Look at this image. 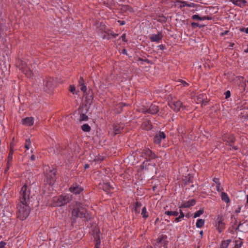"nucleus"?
Segmentation results:
<instances>
[{
  "instance_id": "nucleus-1",
  "label": "nucleus",
  "mask_w": 248,
  "mask_h": 248,
  "mask_svg": "<svg viewBox=\"0 0 248 248\" xmlns=\"http://www.w3.org/2000/svg\"><path fill=\"white\" fill-rule=\"evenodd\" d=\"M31 189L27 185H24L20 191V202L17 206V217L20 220H25L29 216L31 208L29 206L31 199Z\"/></svg>"
},
{
  "instance_id": "nucleus-2",
  "label": "nucleus",
  "mask_w": 248,
  "mask_h": 248,
  "mask_svg": "<svg viewBox=\"0 0 248 248\" xmlns=\"http://www.w3.org/2000/svg\"><path fill=\"white\" fill-rule=\"evenodd\" d=\"M73 223H75L78 217L83 218L84 221H88L91 218V216L87 211L82 207L80 202H76L71 212Z\"/></svg>"
},
{
  "instance_id": "nucleus-3",
  "label": "nucleus",
  "mask_w": 248,
  "mask_h": 248,
  "mask_svg": "<svg viewBox=\"0 0 248 248\" xmlns=\"http://www.w3.org/2000/svg\"><path fill=\"white\" fill-rule=\"evenodd\" d=\"M47 179V182L49 185H52L56 177V170L54 168L51 169L49 167H45L44 169Z\"/></svg>"
},
{
  "instance_id": "nucleus-4",
  "label": "nucleus",
  "mask_w": 248,
  "mask_h": 248,
  "mask_svg": "<svg viewBox=\"0 0 248 248\" xmlns=\"http://www.w3.org/2000/svg\"><path fill=\"white\" fill-rule=\"evenodd\" d=\"M222 140L224 142H226V144L230 146L231 149L237 150L238 148L236 146H234L233 144L235 141V138L232 134H224L222 136Z\"/></svg>"
},
{
  "instance_id": "nucleus-5",
  "label": "nucleus",
  "mask_w": 248,
  "mask_h": 248,
  "mask_svg": "<svg viewBox=\"0 0 248 248\" xmlns=\"http://www.w3.org/2000/svg\"><path fill=\"white\" fill-rule=\"evenodd\" d=\"M72 200V196L70 194H66L61 195L54 200H57L56 206H63Z\"/></svg>"
},
{
  "instance_id": "nucleus-6",
  "label": "nucleus",
  "mask_w": 248,
  "mask_h": 248,
  "mask_svg": "<svg viewBox=\"0 0 248 248\" xmlns=\"http://www.w3.org/2000/svg\"><path fill=\"white\" fill-rule=\"evenodd\" d=\"M19 68L28 78H31L33 77V74L32 72L28 67V65L25 62L22 61H20Z\"/></svg>"
},
{
  "instance_id": "nucleus-7",
  "label": "nucleus",
  "mask_w": 248,
  "mask_h": 248,
  "mask_svg": "<svg viewBox=\"0 0 248 248\" xmlns=\"http://www.w3.org/2000/svg\"><path fill=\"white\" fill-rule=\"evenodd\" d=\"M169 105L175 112L180 111L181 108L183 107L182 101L176 99H172L170 101Z\"/></svg>"
},
{
  "instance_id": "nucleus-8",
  "label": "nucleus",
  "mask_w": 248,
  "mask_h": 248,
  "mask_svg": "<svg viewBox=\"0 0 248 248\" xmlns=\"http://www.w3.org/2000/svg\"><path fill=\"white\" fill-rule=\"evenodd\" d=\"M166 138L165 133L163 131L156 133L154 138V142L159 146H161V143L165 141Z\"/></svg>"
},
{
  "instance_id": "nucleus-9",
  "label": "nucleus",
  "mask_w": 248,
  "mask_h": 248,
  "mask_svg": "<svg viewBox=\"0 0 248 248\" xmlns=\"http://www.w3.org/2000/svg\"><path fill=\"white\" fill-rule=\"evenodd\" d=\"M224 218L220 215H218L216 221V226L217 231L220 233L225 229V224L224 222Z\"/></svg>"
},
{
  "instance_id": "nucleus-10",
  "label": "nucleus",
  "mask_w": 248,
  "mask_h": 248,
  "mask_svg": "<svg viewBox=\"0 0 248 248\" xmlns=\"http://www.w3.org/2000/svg\"><path fill=\"white\" fill-rule=\"evenodd\" d=\"M46 91H51L55 86V82L52 78H48L44 81Z\"/></svg>"
},
{
  "instance_id": "nucleus-11",
  "label": "nucleus",
  "mask_w": 248,
  "mask_h": 248,
  "mask_svg": "<svg viewBox=\"0 0 248 248\" xmlns=\"http://www.w3.org/2000/svg\"><path fill=\"white\" fill-rule=\"evenodd\" d=\"M142 156L145 157L146 160H151L156 157L155 155L149 149H145L142 151Z\"/></svg>"
},
{
  "instance_id": "nucleus-12",
  "label": "nucleus",
  "mask_w": 248,
  "mask_h": 248,
  "mask_svg": "<svg viewBox=\"0 0 248 248\" xmlns=\"http://www.w3.org/2000/svg\"><path fill=\"white\" fill-rule=\"evenodd\" d=\"M67 150L71 153H77L79 151V147L76 141L72 140L68 144Z\"/></svg>"
},
{
  "instance_id": "nucleus-13",
  "label": "nucleus",
  "mask_w": 248,
  "mask_h": 248,
  "mask_svg": "<svg viewBox=\"0 0 248 248\" xmlns=\"http://www.w3.org/2000/svg\"><path fill=\"white\" fill-rule=\"evenodd\" d=\"M159 111V107L158 106L154 104H152L148 108H144L142 112L144 113H150L152 114H155L157 113Z\"/></svg>"
},
{
  "instance_id": "nucleus-14",
  "label": "nucleus",
  "mask_w": 248,
  "mask_h": 248,
  "mask_svg": "<svg viewBox=\"0 0 248 248\" xmlns=\"http://www.w3.org/2000/svg\"><path fill=\"white\" fill-rule=\"evenodd\" d=\"M163 37V34L161 31L158 32L157 34H153L149 39L151 42L159 43Z\"/></svg>"
},
{
  "instance_id": "nucleus-15",
  "label": "nucleus",
  "mask_w": 248,
  "mask_h": 248,
  "mask_svg": "<svg viewBox=\"0 0 248 248\" xmlns=\"http://www.w3.org/2000/svg\"><path fill=\"white\" fill-rule=\"evenodd\" d=\"M83 190V187L77 184H74L69 187V191L76 195L80 194Z\"/></svg>"
},
{
  "instance_id": "nucleus-16",
  "label": "nucleus",
  "mask_w": 248,
  "mask_h": 248,
  "mask_svg": "<svg viewBox=\"0 0 248 248\" xmlns=\"http://www.w3.org/2000/svg\"><path fill=\"white\" fill-rule=\"evenodd\" d=\"M100 186L102 189L108 194L110 193L112 190L113 189V187L108 183L100 184Z\"/></svg>"
},
{
  "instance_id": "nucleus-17",
  "label": "nucleus",
  "mask_w": 248,
  "mask_h": 248,
  "mask_svg": "<svg viewBox=\"0 0 248 248\" xmlns=\"http://www.w3.org/2000/svg\"><path fill=\"white\" fill-rule=\"evenodd\" d=\"M124 129V126L123 125L120 124H118L116 125H115L113 126V135L114 136L116 135L117 134H119L121 133L122 131V130Z\"/></svg>"
},
{
  "instance_id": "nucleus-18",
  "label": "nucleus",
  "mask_w": 248,
  "mask_h": 248,
  "mask_svg": "<svg viewBox=\"0 0 248 248\" xmlns=\"http://www.w3.org/2000/svg\"><path fill=\"white\" fill-rule=\"evenodd\" d=\"M22 123L26 126H31L34 123V118L32 117H26L22 120Z\"/></svg>"
},
{
  "instance_id": "nucleus-19",
  "label": "nucleus",
  "mask_w": 248,
  "mask_h": 248,
  "mask_svg": "<svg viewBox=\"0 0 248 248\" xmlns=\"http://www.w3.org/2000/svg\"><path fill=\"white\" fill-rule=\"evenodd\" d=\"M196 201L194 199H192L191 200H189L187 202H183L180 208H188L190 206H193L195 204Z\"/></svg>"
},
{
  "instance_id": "nucleus-20",
  "label": "nucleus",
  "mask_w": 248,
  "mask_h": 248,
  "mask_svg": "<svg viewBox=\"0 0 248 248\" xmlns=\"http://www.w3.org/2000/svg\"><path fill=\"white\" fill-rule=\"evenodd\" d=\"M233 4L240 7H243L246 5L247 3L246 0H229Z\"/></svg>"
},
{
  "instance_id": "nucleus-21",
  "label": "nucleus",
  "mask_w": 248,
  "mask_h": 248,
  "mask_svg": "<svg viewBox=\"0 0 248 248\" xmlns=\"http://www.w3.org/2000/svg\"><path fill=\"white\" fill-rule=\"evenodd\" d=\"M220 196L221 200L224 202H226V203H228L230 202V199L226 193L224 192H221Z\"/></svg>"
},
{
  "instance_id": "nucleus-22",
  "label": "nucleus",
  "mask_w": 248,
  "mask_h": 248,
  "mask_svg": "<svg viewBox=\"0 0 248 248\" xmlns=\"http://www.w3.org/2000/svg\"><path fill=\"white\" fill-rule=\"evenodd\" d=\"M160 237H163L161 242H160V246L164 247L165 248H167V246L168 245V242L167 240V237L165 235H161Z\"/></svg>"
},
{
  "instance_id": "nucleus-23",
  "label": "nucleus",
  "mask_w": 248,
  "mask_h": 248,
  "mask_svg": "<svg viewBox=\"0 0 248 248\" xmlns=\"http://www.w3.org/2000/svg\"><path fill=\"white\" fill-rule=\"evenodd\" d=\"M162 238H163V237H160V236H159L157 239L154 240V245L155 246V248H156V247H158L159 248H161V246H160V242H161V241L162 240Z\"/></svg>"
},
{
  "instance_id": "nucleus-24",
  "label": "nucleus",
  "mask_w": 248,
  "mask_h": 248,
  "mask_svg": "<svg viewBox=\"0 0 248 248\" xmlns=\"http://www.w3.org/2000/svg\"><path fill=\"white\" fill-rule=\"evenodd\" d=\"M141 203L139 202H136L134 206V212L136 214H139L140 212V208L141 206Z\"/></svg>"
},
{
  "instance_id": "nucleus-25",
  "label": "nucleus",
  "mask_w": 248,
  "mask_h": 248,
  "mask_svg": "<svg viewBox=\"0 0 248 248\" xmlns=\"http://www.w3.org/2000/svg\"><path fill=\"white\" fill-rule=\"evenodd\" d=\"M179 213V216L178 217H176L174 219V221L175 222H179L181 221L182 219L183 218L185 217V215L181 210H180Z\"/></svg>"
},
{
  "instance_id": "nucleus-26",
  "label": "nucleus",
  "mask_w": 248,
  "mask_h": 248,
  "mask_svg": "<svg viewBox=\"0 0 248 248\" xmlns=\"http://www.w3.org/2000/svg\"><path fill=\"white\" fill-rule=\"evenodd\" d=\"M165 214L167 216H177L179 213L177 211H166L165 212Z\"/></svg>"
},
{
  "instance_id": "nucleus-27",
  "label": "nucleus",
  "mask_w": 248,
  "mask_h": 248,
  "mask_svg": "<svg viewBox=\"0 0 248 248\" xmlns=\"http://www.w3.org/2000/svg\"><path fill=\"white\" fill-rule=\"evenodd\" d=\"M204 224V220L202 219H199L196 223V226L197 228H201Z\"/></svg>"
},
{
  "instance_id": "nucleus-28",
  "label": "nucleus",
  "mask_w": 248,
  "mask_h": 248,
  "mask_svg": "<svg viewBox=\"0 0 248 248\" xmlns=\"http://www.w3.org/2000/svg\"><path fill=\"white\" fill-rule=\"evenodd\" d=\"M141 214L142 216V217L144 218H147L148 217V214L145 206L142 208Z\"/></svg>"
},
{
  "instance_id": "nucleus-29",
  "label": "nucleus",
  "mask_w": 248,
  "mask_h": 248,
  "mask_svg": "<svg viewBox=\"0 0 248 248\" xmlns=\"http://www.w3.org/2000/svg\"><path fill=\"white\" fill-rule=\"evenodd\" d=\"M13 153H14V151L11 149L9 151V154H8L7 162L11 163L12 159H13Z\"/></svg>"
},
{
  "instance_id": "nucleus-30",
  "label": "nucleus",
  "mask_w": 248,
  "mask_h": 248,
  "mask_svg": "<svg viewBox=\"0 0 248 248\" xmlns=\"http://www.w3.org/2000/svg\"><path fill=\"white\" fill-rule=\"evenodd\" d=\"M243 244V241L241 239L236 240L235 241V246L234 248H241Z\"/></svg>"
},
{
  "instance_id": "nucleus-31",
  "label": "nucleus",
  "mask_w": 248,
  "mask_h": 248,
  "mask_svg": "<svg viewBox=\"0 0 248 248\" xmlns=\"http://www.w3.org/2000/svg\"><path fill=\"white\" fill-rule=\"evenodd\" d=\"M144 128L147 130H150L152 128V125L150 121H148L146 123H145Z\"/></svg>"
},
{
  "instance_id": "nucleus-32",
  "label": "nucleus",
  "mask_w": 248,
  "mask_h": 248,
  "mask_svg": "<svg viewBox=\"0 0 248 248\" xmlns=\"http://www.w3.org/2000/svg\"><path fill=\"white\" fill-rule=\"evenodd\" d=\"M81 128L85 132H89L91 130V127L88 124H84L81 126Z\"/></svg>"
},
{
  "instance_id": "nucleus-33",
  "label": "nucleus",
  "mask_w": 248,
  "mask_h": 248,
  "mask_svg": "<svg viewBox=\"0 0 248 248\" xmlns=\"http://www.w3.org/2000/svg\"><path fill=\"white\" fill-rule=\"evenodd\" d=\"M175 2L176 3H180L182 4L181 5H180V8L186 6V5L187 4V3H188L187 2H186V1L182 0H176Z\"/></svg>"
},
{
  "instance_id": "nucleus-34",
  "label": "nucleus",
  "mask_w": 248,
  "mask_h": 248,
  "mask_svg": "<svg viewBox=\"0 0 248 248\" xmlns=\"http://www.w3.org/2000/svg\"><path fill=\"white\" fill-rule=\"evenodd\" d=\"M230 242V240H229L223 241L221 245V248H227Z\"/></svg>"
},
{
  "instance_id": "nucleus-35",
  "label": "nucleus",
  "mask_w": 248,
  "mask_h": 248,
  "mask_svg": "<svg viewBox=\"0 0 248 248\" xmlns=\"http://www.w3.org/2000/svg\"><path fill=\"white\" fill-rule=\"evenodd\" d=\"M203 213V210H198V211H197L196 212H195L194 214V216H193V217L194 218H196V217H200L202 214Z\"/></svg>"
},
{
  "instance_id": "nucleus-36",
  "label": "nucleus",
  "mask_w": 248,
  "mask_h": 248,
  "mask_svg": "<svg viewBox=\"0 0 248 248\" xmlns=\"http://www.w3.org/2000/svg\"><path fill=\"white\" fill-rule=\"evenodd\" d=\"M31 146V142L30 141V140L27 139L26 140V143L25 145V147L27 149L29 150Z\"/></svg>"
},
{
  "instance_id": "nucleus-37",
  "label": "nucleus",
  "mask_w": 248,
  "mask_h": 248,
  "mask_svg": "<svg viewBox=\"0 0 248 248\" xmlns=\"http://www.w3.org/2000/svg\"><path fill=\"white\" fill-rule=\"evenodd\" d=\"M216 190L218 192H223L222 191L224 190L223 188L221 186V184L217 183V185H216Z\"/></svg>"
},
{
  "instance_id": "nucleus-38",
  "label": "nucleus",
  "mask_w": 248,
  "mask_h": 248,
  "mask_svg": "<svg viewBox=\"0 0 248 248\" xmlns=\"http://www.w3.org/2000/svg\"><path fill=\"white\" fill-rule=\"evenodd\" d=\"M149 161V160L147 159L143 162L141 166V167L142 168V169H145L146 167L149 165V163H148Z\"/></svg>"
},
{
  "instance_id": "nucleus-39",
  "label": "nucleus",
  "mask_w": 248,
  "mask_h": 248,
  "mask_svg": "<svg viewBox=\"0 0 248 248\" xmlns=\"http://www.w3.org/2000/svg\"><path fill=\"white\" fill-rule=\"evenodd\" d=\"M80 121H87L88 120V116L84 114H81L80 115Z\"/></svg>"
},
{
  "instance_id": "nucleus-40",
  "label": "nucleus",
  "mask_w": 248,
  "mask_h": 248,
  "mask_svg": "<svg viewBox=\"0 0 248 248\" xmlns=\"http://www.w3.org/2000/svg\"><path fill=\"white\" fill-rule=\"evenodd\" d=\"M192 19L193 20H201V16L198 15H194L192 16Z\"/></svg>"
},
{
  "instance_id": "nucleus-41",
  "label": "nucleus",
  "mask_w": 248,
  "mask_h": 248,
  "mask_svg": "<svg viewBox=\"0 0 248 248\" xmlns=\"http://www.w3.org/2000/svg\"><path fill=\"white\" fill-rule=\"evenodd\" d=\"M191 26L192 28L193 29H195L197 27H201V26L199 25V24L198 23H195V22L191 23Z\"/></svg>"
},
{
  "instance_id": "nucleus-42",
  "label": "nucleus",
  "mask_w": 248,
  "mask_h": 248,
  "mask_svg": "<svg viewBox=\"0 0 248 248\" xmlns=\"http://www.w3.org/2000/svg\"><path fill=\"white\" fill-rule=\"evenodd\" d=\"M224 94L225 95V98L228 99L231 96V92L230 91H227Z\"/></svg>"
},
{
  "instance_id": "nucleus-43",
  "label": "nucleus",
  "mask_w": 248,
  "mask_h": 248,
  "mask_svg": "<svg viewBox=\"0 0 248 248\" xmlns=\"http://www.w3.org/2000/svg\"><path fill=\"white\" fill-rule=\"evenodd\" d=\"M11 165V163L7 162V166L5 168V170H4L5 173H6L7 172V171L9 170Z\"/></svg>"
},
{
  "instance_id": "nucleus-44",
  "label": "nucleus",
  "mask_w": 248,
  "mask_h": 248,
  "mask_svg": "<svg viewBox=\"0 0 248 248\" xmlns=\"http://www.w3.org/2000/svg\"><path fill=\"white\" fill-rule=\"evenodd\" d=\"M211 17L208 16H203L202 17H201V20H210Z\"/></svg>"
},
{
  "instance_id": "nucleus-45",
  "label": "nucleus",
  "mask_w": 248,
  "mask_h": 248,
  "mask_svg": "<svg viewBox=\"0 0 248 248\" xmlns=\"http://www.w3.org/2000/svg\"><path fill=\"white\" fill-rule=\"evenodd\" d=\"M240 31L241 32H245L248 34V27L247 28H240Z\"/></svg>"
},
{
  "instance_id": "nucleus-46",
  "label": "nucleus",
  "mask_w": 248,
  "mask_h": 248,
  "mask_svg": "<svg viewBox=\"0 0 248 248\" xmlns=\"http://www.w3.org/2000/svg\"><path fill=\"white\" fill-rule=\"evenodd\" d=\"M81 87L80 88L81 91H82L83 92L85 93L87 90L86 86L85 85H84V84L81 85Z\"/></svg>"
},
{
  "instance_id": "nucleus-47",
  "label": "nucleus",
  "mask_w": 248,
  "mask_h": 248,
  "mask_svg": "<svg viewBox=\"0 0 248 248\" xmlns=\"http://www.w3.org/2000/svg\"><path fill=\"white\" fill-rule=\"evenodd\" d=\"M6 243L3 241L0 242V248H5Z\"/></svg>"
},
{
  "instance_id": "nucleus-48",
  "label": "nucleus",
  "mask_w": 248,
  "mask_h": 248,
  "mask_svg": "<svg viewBox=\"0 0 248 248\" xmlns=\"http://www.w3.org/2000/svg\"><path fill=\"white\" fill-rule=\"evenodd\" d=\"M76 89H75V87L74 86H70V91L73 94L75 93V91Z\"/></svg>"
},
{
  "instance_id": "nucleus-49",
  "label": "nucleus",
  "mask_w": 248,
  "mask_h": 248,
  "mask_svg": "<svg viewBox=\"0 0 248 248\" xmlns=\"http://www.w3.org/2000/svg\"><path fill=\"white\" fill-rule=\"evenodd\" d=\"M84 82V81L83 78L82 77H80L78 80L79 84L80 85H83Z\"/></svg>"
},
{
  "instance_id": "nucleus-50",
  "label": "nucleus",
  "mask_w": 248,
  "mask_h": 248,
  "mask_svg": "<svg viewBox=\"0 0 248 248\" xmlns=\"http://www.w3.org/2000/svg\"><path fill=\"white\" fill-rule=\"evenodd\" d=\"M157 47H158L161 50H164L166 49V46L164 45H160L157 46Z\"/></svg>"
},
{
  "instance_id": "nucleus-51",
  "label": "nucleus",
  "mask_w": 248,
  "mask_h": 248,
  "mask_svg": "<svg viewBox=\"0 0 248 248\" xmlns=\"http://www.w3.org/2000/svg\"><path fill=\"white\" fill-rule=\"evenodd\" d=\"M195 6V4L192 2L187 3V4L186 5V6L188 7H193Z\"/></svg>"
},
{
  "instance_id": "nucleus-52",
  "label": "nucleus",
  "mask_w": 248,
  "mask_h": 248,
  "mask_svg": "<svg viewBox=\"0 0 248 248\" xmlns=\"http://www.w3.org/2000/svg\"><path fill=\"white\" fill-rule=\"evenodd\" d=\"M121 38H122V39L123 41L124 42H126L127 41V40L126 39V35H125V34H123L122 36H121Z\"/></svg>"
},
{
  "instance_id": "nucleus-53",
  "label": "nucleus",
  "mask_w": 248,
  "mask_h": 248,
  "mask_svg": "<svg viewBox=\"0 0 248 248\" xmlns=\"http://www.w3.org/2000/svg\"><path fill=\"white\" fill-rule=\"evenodd\" d=\"M180 81L183 84V85L184 87H186L188 85L187 83H186V81H183L182 80H181Z\"/></svg>"
},
{
  "instance_id": "nucleus-54",
  "label": "nucleus",
  "mask_w": 248,
  "mask_h": 248,
  "mask_svg": "<svg viewBox=\"0 0 248 248\" xmlns=\"http://www.w3.org/2000/svg\"><path fill=\"white\" fill-rule=\"evenodd\" d=\"M100 244V240L98 239V240L96 243V244H95V248H99Z\"/></svg>"
},
{
  "instance_id": "nucleus-55",
  "label": "nucleus",
  "mask_w": 248,
  "mask_h": 248,
  "mask_svg": "<svg viewBox=\"0 0 248 248\" xmlns=\"http://www.w3.org/2000/svg\"><path fill=\"white\" fill-rule=\"evenodd\" d=\"M118 22L120 25H124L125 24V22L124 20H118Z\"/></svg>"
},
{
  "instance_id": "nucleus-56",
  "label": "nucleus",
  "mask_w": 248,
  "mask_h": 248,
  "mask_svg": "<svg viewBox=\"0 0 248 248\" xmlns=\"http://www.w3.org/2000/svg\"><path fill=\"white\" fill-rule=\"evenodd\" d=\"M213 182L216 184V185L217 184V183H220L219 180L218 178H214L213 180Z\"/></svg>"
},
{
  "instance_id": "nucleus-57",
  "label": "nucleus",
  "mask_w": 248,
  "mask_h": 248,
  "mask_svg": "<svg viewBox=\"0 0 248 248\" xmlns=\"http://www.w3.org/2000/svg\"><path fill=\"white\" fill-rule=\"evenodd\" d=\"M229 32V31H225L223 32H221V34H220V35L223 36L225 35H226Z\"/></svg>"
},
{
  "instance_id": "nucleus-58",
  "label": "nucleus",
  "mask_w": 248,
  "mask_h": 248,
  "mask_svg": "<svg viewBox=\"0 0 248 248\" xmlns=\"http://www.w3.org/2000/svg\"><path fill=\"white\" fill-rule=\"evenodd\" d=\"M31 160L33 161L35 159V156L34 155H32L31 156Z\"/></svg>"
},
{
  "instance_id": "nucleus-59",
  "label": "nucleus",
  "mask_w": 248,
  "mask_h": 248,
  "mask_svg": "<svg viewBox=\"0 0 248 248\" xmlns=\"http://www.w3.org/2000/svg\"><path fill=\"white\" fill-rule=\"evenodd\" d=\"M243 223H241V222H240L238 224V226L237 227V228H236V230H239V228H240V227L243 224Z\"/></svg>"
},
{
  "instance_id": "nucleus-60",
  "label": "nucleus",
  "mask_w": 248,
  "mask_h": 248,
  "mask_svg": "<svg viewBox=\"0 0 248 248\" xmlns=\"http://www.w3.org/2000/svg\"><path fill=\"white\" fill-rule=\"evenodd\" d=\"M165 221H167L168 222H169L170 221V217H169L167 218H165Z\"/></svg>"
},
{
  "instance_id": "nucleus-61",
  "label": "nucleus",
  "mask_w": 248,
  "mask_h": 248,
  "mask_svg": "<svg viewBox=\"0 0 248 248\" xmlns=\"http://www.w3.org/2000/svg\"><path fill=\"white\" fill-rule=\"evenodd\" d=\"M89 165L86 164L85 166V168L87 169V168H89Z\"/></svg>"
},
{
  "instance_id": "nucleus-62",
  "label": "nucleus",
  "mask_w": 248,
  "mask_h": 248,
  "mask_svg": "<svg viewBox=\"0 0 248 248\" xmlns=\"http://www.w3.org/2000/svg\"><path fill=\"white\" fill-rule=\"evenodd\" d=\"M200 233L201 235V236H202V234H203V231H201L200 232Z\"/></svg>"
},
{
  "instance_id": "nucleus-63",
  "label": "nucleus",
  "mask_w": 248,
  "mask_h": 248,
  "mask_svg": "<svg viewBox=\"0 0 248 248\" xmlns=\"http://www.w3.org/2000/svg\"><path fill=\"white\" fill-rule=\"evenodd\" d=\"M112 35L114 37H116V36L117 35V34L114 33L112 34Z\"/></svg>"
},
{
  "instance_id": "nucleus-64",
  "label": "nucleus",
  "mask_w": 248,
  "mask_h": 248,
  "mask_svg": "<svg viewBox=\"0 0 248 248\" xmlns=\"http://www.w3.org/2000/svg\"><path fill=\"white\" fill-rule=\"evenodd\" d=\"M247 203H248V195L247 196Z\"/></svg>"
}]
</instances>
